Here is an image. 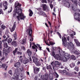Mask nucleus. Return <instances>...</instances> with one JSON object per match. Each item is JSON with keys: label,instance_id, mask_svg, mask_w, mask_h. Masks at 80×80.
<instances>
[{"label": "nucleus", "instance_id": "50", "mask_svg": "<svg viewBox=\"0 0 80 80\" xmlns=\"http://www.w3.org/2000/svg\"><path fill=\"white\" fill-rule=\"evenodd\" d=\"M67 6L68 7V8H69L70 6V3H69V2H67Z\"/></svg>", "mask_w": 80, "mask_h": 80}, {"label": "nucleus", "instance_id": "31", "mask_svg": "<svg viewBox=\"0 0 80 80\" xmlns=\"http://www.w3.org/2000/svg\"><path fill=\"white\" fill-rule=\"evenodd\" d=\"M49 78L50 80H53V76L52 75V74L50 73L49 75Z\"/></svg>", "mask_w": 80, "mask_h": 80}, {"label": "nucleus", "instance_id": "10", "mask_svg": "<svg viewBox=\"0 0 80 80\" xmlns=\"http://www.w3.org/2000/svg\"><path fill=\"white\" fill-rule=\"evenodd\" d=\"M2 4L3 6H4V7L5 9H4V10H5L8 8V3H7V2L6 1H3L2 2Z\"/></svg>", "mask_w": 80, "mask_h": 80}, {"label": "nucleus", "instance_id": "7", "mask_svg": "<svg viewBox=\"0 0 80 80\" xmlns=\"http://www.w3.org/2000/svg\"><path fill=\"white\" fill-rule=\"evenodd\" d=\"M10 38V33L8 30H7L6 31V32L4 35L3 36V38H5V40H2V42H3L4 41H7L8 40V38Z\"/></svg>", "mask_w": 80, "mask_h": 80}, {"label": "nucleus", "instance_id": "3", "mask_svg": "<svg viewBox=\"0 0 80 80\" xmlns=\"http://www.w3.org/2000/svg\"><path fill=\"white\" fill-rule=\"evenodd\" d=\"M51 65L53 67V68L54 71V72H53V74L56 77V78H58L59 77V75L57 74V72L55 71V70H56V68H58L60 66V63L58 61H55V64H54V62H53L51 63Z\"/></svg>", "mask_w": 80, "mask_h": 80}, {"label": "nucleus", "instance_id": "53", "mask_svg": "<svg viewBox=\"0 0 80 80\" xmlns=\"http://www.w3.org/2000/svg\"><path fill=\"white\" fill-rule=\"evenodd\" d=\"M76 44L78 47H80V43L79 42L76 43Z\"/></svg>", "mask_w": 80, "mask_h": 80}, {"label": "nucleus", "instance_id": "24", "mask_svg": "<svg viewBox=\"0 0 80 80\" xmlns=\"http://www.w3.org/2000/svg\"><path fill=\"white\" fill-rule=\"evenodd\" d=\"M75 66V64L74 63H72L70 64V67L71 68H73Z\"/></svg>", "mask_w": 80, "mask_h": 80}, {"label": "nucleus", "instance_id": "57", "mask_svg": "<svg viewBox=\"0 0 80 80\" xmlns=\"http://www.w3.org/2000/svg\"><path fill=\"white\" fill-rule=\"evenodd\" d=\"M21 48L22 50H25V47L24 46H22L21 47Z\"/></svg>", "mask_w": 80, "mask_h": 80}, {"label": "nucleus", "instance_id": "11", "mask_svg": "<svg viewBox=\"0 0 80 80\" xmlns=\"http://www.w3.org/2000/svg\"><path fill=\"white\" fill-rule=\"evenodd\" d=\"M43 76L42 75L40 77V78H42V80H48V75L47 73H46L45 74L43 75Z\"/></svg>", "mask_w": 80, "mask_h": 80}, {"label": "nucleus", "instance_id": "64", "mask_svg": "<svg viewBox=\"0 0 80 80\" xmlns=\"http://www.w3.org/2000/svg\"><path fill=\"white\" fill-rule=\"evenodd\" d=\"M52 50H55V49H56V48H55V47H52Z\"/></svg>", "mask_w": 80, "mask_h": 80}, {"label": "nucleus", "instance_id": "35", "mask_svg": "<svg viewBox=\"0 0 80 80\" xmlns=\"http://www.w3.org/2000/svg\"><path fill=\"white\" fill-rule=\"evenodd\" d=\"M12 42V39L11 38H9L8 41V43H11V42Z\"/></svg>", "mask_w": 80, "mask_h": 80}, {"label": "nucleus", "instance_id": "36", "mask_svg": "<svg viewBox=\"0 0 80 80\" xmlns=\"http://www.w3.org/2000/svg\"><path fill=\"white\" fill-rule=\"evenodd\" d=\"M37 66H40L41 65V63L39 62H37L35 64Z\"/></svg>", "mask_w": 80, "mask_h": 80}, {"label": "nucleus", "instance_id": "33", "mask_svg": "<svg viewBox=\"0 0 80 80\" xmlns=\"http://www.w3.org/2000/svg\"><path fill=\"white\" fill-rule=\"evenodd\" d=\"M71 58L73 60H76V58H75V56L74 55H72L71 56Z\"/></svg>", "mask_w": 80, "mask_h": 80}, {"label": "nucleus", "instance_id": "13", "mask_svg": "<svg viewBox=\"0 0 80 80\" xmlns=\"http://www.w3.org/2000/svg\"><path fill=\"white\" fill-rule=\"evenodd\" d=\"M10 51L9 50H8L6 51V49L4 48L3 50V55H5L6 57H7L8 56V53H9Z\"/></svg>", "mask_w": 80, "mask_h": 80}, {"label": "nucleus", "instance_id": "45", "mask_svg": "<svg viewBox=\"0 0 80 80\" xmlns=\"http://www.w3.org/2000/svg\"><path fill=\"white\" fill-rule=\"evenodd\" d=\"M17 54L19 55H22V52H20L19 51H18L17 52Z\"/></svg>", "mask_w": 80, "mask_h": 80}, {"label": "nucleus", "instance_id": "42", "mask_svg": "<svg viewBox=\"0 0 80 80\" xmlns=\"http://www.w3.org/2000/svg\"><path fill=\"white\" fill-rule=\"evenodd\" d=\"M57 34L59 35V38H61V39H62V36L60 34V33H59V32H57Z\"/></svg>", "mask_w": 80, "mask_h": 80}, {"label": "nucleus", "instance_id": "59", "mask_svg": "<svg viewBox=\"0 0 80 80\" xmlns=\"http://www.w3.org/2000/svg\"><path fill=\"white\" fill-rule=\"evenodd\" d=\"M67 72V71L66 70H63L62 71V73H66Z\"/></svg>", "mask_w": 80, "mask_h": 80}, {"label": "nucleus", "instance_id": "61", "mask_svg": "<svg viewBox=\"0 0 80 80\" xmlns=\"http://www.w3.org/2000/svg\"><path fill=\"white\" fill-rule=\"evenodd\" d=\"M42 70H46V67H43Z\"/></svg>", "mask_w": 80, "mask_h": 80}, {"label": "nucleus", "instance_id": "12", "mask_svg": "<svg viewBox=\"0 0 80 80\" xmlns=\"http://www.w3.org/2000/svg\"><path fill=\"white\" fill-rule=\"evenodd\" d=\"M33 68L34 73H35V74H38V72L40 71V68H37L35 66H33Z\"/></svg>", "mask_w": 80, "mask_h": 80}, {"label": "nucleus", "instance_id": "32", "mask_svg": "<svg viewBox=\"0 0 80 80\" xmlns=\"http://www.w3.org/2000/svg\"><path fill=\"white\" fill-rule=\"evenodd\" d=\"M18 50V49L17 48H16L15 50L13 51V54L14 55H15V53L17 52Z\"/></svg>", "mask_w": 80, "mask_h": 80}, {"label": "nucleus", "instance_id": "41", "mask_svg": "<svg viewBox=\"0 0 80 80\" xmlns=\"http://www.w3.org/2000/svg\"><path fill=\"white\" fill-rule=\"evenodd\" d=\"M5 27H6L4 25V24H2L1 26V28H2V29H3V30H4V29H5Z\"/></svg>", "mask_w": 80, "mask_h": 80}, {"label": "nucleus", "instance_id": "37", "mask_svg": "<svg viewBox=\"0 0 80 80\" xmlns=\"http://www.w3.org/2000/svg\"><path fill=\"white\" fill-rule=\"evenodd\" d=\"M66 75H70V76H72L73 74L70 72H67L66 73Z\"/></svg>", "mask_w": 80, "mask_h": 80}, {"label": "nucleus", "instance_id": "19", "mask_svg": "<svg viewBox=\"0 0 80 80\" xmlns=\"http://www.w3.org/2000/svg\"><path fill=\"white\" fill-rule=\"evenodd\" d=\"M20 66V62H18L14 64V67L16 68H19Z\"/></svg>", "mask_w": 80, "mask_h": 80}, {"label": "nucleus", "instance_id": "21", "mask_svg": "<svg viewBox=\"0 0 80 80\" xmlns=\"http://www.w3.org/2000/svg\"><path fill=\"white\" fill-rule=\"evenodd\" d=\"M32 58H34L33 59V62H34V63H36L37 62V61H38V60L37 59V58H35V56H32Z\"/></svg>", "mask_w": 80, "mask_h": 80}, {"label": "nucleus", "instance_id": "9", "mask_svg": "<svg viewBox=\"0 0 80 80\" xmlns=\"http://www.w3.org/2000/svg\"><path fill=\"white\" fill-rule=\"evenodd\" d=\"M51 55L52 56H53V57H54L56 59H57V60H58V58H59L60 57V56L58 54H56V55H55V52H54L53 51H52V53H51Z\"/></svg>", "mask_w": 80, "mask_h": 80}, {"label": "nucleus", "instance_id": "20", "mask_svg": "<svg viewBox=\"0 0 80 80\" xmlns=\"http://www.w3.org/2000/svg\"><path fill=\"white\" fill-rule=\"evenodd\" d=\"M32 48L33 49H34V50H36V52H37V48H38V47L37 45H34V46H32Z\"/></svg>", "mask_w": 80, "mask_h": 80}, {"label": "nucleus", "instance_id": "6", "mask_svg": "<svg viewBox=\"0 0 80 80\" xmlns=\"http://www.w3.org/2000/svg\"><path fill=\"white\" fill-rule=\"evenodd\" d=\"M26 32L28 35H29V37L30 38V39H29L30 41H31V42L33 41V38L32 36V28L31 27H30L29 28L27 29Z\"/></svg>", "mask_w": 80, "mask_h": 80}, {"label": "nucleus", "instance_id": "17", "mask_svg": "<svg viewBox=\"0 0 80 80\" xmlns=\"http://www.w3.org/2000/svg\"><path fill=\"white\" fill-rule=\"evenodd\" d=\"M46 68L47 70H49V72H52L53 71V69L52 68V66H51V65H50L47 66Z\"/></svg>", "mask_w": 80, "mask_h": 80}, {"label": "nucleus", "instance_id": "47", "mask_svg": "<svg viewBox=\"0 0 80 80\" xmlns=\"http://www.w3.org/2000/svg\"><path fill=\"white\" fill-rule=\"evenodd\" d=\"M9 73L11 75H13V74H12V71L11 70H10L9 71Z\"/></svg>", "mask_w": 80, "mask_h": 80}, {"label": "nucleus", "instance_id": "14", "mask_svg": "<svg viewBox=\"0 0 80 80\" xmlns=\"http://www.w3.org/2000/svg\"><path fill=\"white\" fill-rule=\"evenodd\" d=\"M16 25L17 23H16V22H14L12 27L11 28H10V29L11 32H13L15 30V28H16Z\"/></svg>", "mask_w": 80, "mask_h": 80}, {"label": "nucleus", "instance_id": "22", "mask_svg": "<svg viewBox=\"0 0 80 80\" xmlns=\"http://www.w3.org/2000/svg\"><path fill=\"white\" fill-rule=\"evenodd\" d=\"M27 52L28 53V56H29V57H30V56H31L32 53V52L30 51V50L28 49L27 51Z\"/></svg>", "mask_w": 80, "mask_h": 80}, {"label": "nucleus", "instance_id": "49", "mask_svg": "<svg viewBox=\"0 0 80 80\" xmlns=\"http://www.w3.org/2000/svg\"><path fill=\"white\" fill-rule=\"evenodd\" d=\"M72 9L73 10H74V11L75 12V11H76V8H75L73 7V5L72 6Z\"/></svg>", "mask_w": 80, "mask_h": 80}, {"label": "nucleus", "instance_id": "2", "mask_svg": "<svg viewBox=\"0 0 80 80\" xmlns=\"http://www.w3.org/2000/svg\"><path fill=\"white\" fill-rule=\"evenodd\" d=\"M62 45L64 47H66L67 46V48L68 49L70 50L72 54H75L76 55H78V57H80V53L78 52L77 49L74 47L73 44L72 42H68V44L67 42V39L64 36H62Z\"/></svg>", "mask_w": 80, "mask_h": 80}, {"label": "nucleus", "instance_id": "1", "mask_svg": "<svg viewBox=\"0 0 80 80\" xmlns=\"http://www.w3.org/2000/svg\"><path fill=\"white\" fill-rule=\"evenodd\" d=\"M21 4H20L18 1L16 2L14 4V7L16 8V12H14L13 14V17H17L18 21H20V20H24V19L26 17L24 16L23 13H22V9H21L20 7H21Z\"/></svg>", "mask_w": 80, "mask_h": 80}, {"label": "nucleus", "instance_id": "27", "mask_svg": "<svg viewBox=\"0 0 80 80\" xmlns=\"http://www.w3.org/2000/svg\"><path fill=\"white\" fill-rule=\"evenodd\" d=\"M12 43V45H13V46H15V47H16V46L17 45V43L16 41H13Z\"/></svg>", "mask_w": 80, "mask_h": 80}, {"label": "nucleus", "instance_id": "25", "mask_svg": "<svg viewBox=\"0 0 80 80\" xmlns=\"http://www.w3.org/2000/svg\"><path fill=\"white\" fill-rule=\"evenodd\" d=\"M26 41L27 38H25V39H24L21 42V44H24V43H25Z\"/></svg>", "mask_w": 80, "mask_h": 80}, {"label": "nucleus", "instance_id": "29", "mask_svg": "<svg viewBox=\"0 0 80 80\" xmlns=\"http://www.w3.org/2000/svg\"><path fill=\"white\" fill-rule=\"evenodd\" d=\"M4 47L5 48H7L8 47V44L7 42H5L4 43Z\"/></svg>", "mask_w": 80, "mask_h": 80}, {"label": "nucleus", "instance_id": "62", "mask_svg": "<svg viewBox=\"0 0 80 80\" xmlns=\"http://www.w3.org/2000/svg\"><path fill=\"white\" fill-rule=\"evenodd\" d=\"M2 12H3V11H2V10L1 9H0V14H2Z\"/></svg>", "mask_w": 80, "mask_h": 80}, {"label": "nucleus", "instance_id": "46", "mask_svg": "<svg viewBox=\"0 0 80 80\" xmlns=\"http://www.w3.org/2000/svg\"><path fill=\"white\" fill-rule=\"evenodd\" d=\"M74 41L76 43H78V39H74Z\"/></svg>", "mask_w": 80, "mask_h": 80}, {"label": "nucleus", "instance_id": "43", "mask_svg": "<svg viewBox=\"0 0 80 80\" xmlns=\"http://www.w3.org/2000/svg\"><path fill=\"white\" fill-rule=\"evenodd\" d=\"M40 1L42 3H47V1L46 0H40Z\"/></svg>", "mask_w": 80, "mask_h": 80}, {"label": "nucleus", "instance_id": "56", "mask_svg": "<svg viewBox=\"0 0 80 80\" xmlns=\"http://www.w3.org/2000/svg\"><path fill=\"white\" fill-rule=\"evenodd\" d=\"M1 29H0V40H1V37H2V34H1Z\"/></svg>", "mask_w": 80, "mask_h": 80}, {"label": "nucleus", "instance_id": "63", "mask_svg": "<svg viewBox=\"0 0 80 80\" xmlns=\"http://www.w3.org/2000/svg\"><path fill=\"white\" fill-rule=\"evenodd\" d=\"M2 5H3L2 4V2H1L0 3V8H2Z\"/></svg>", "mask_w": 80, "mask_h": 80}, {"label": "nucleus", "instance_id": "40", "mask_svg": "<svg viewBox=\"0 0 80 80\" xmlns=\"http://www.w3.org/2000/svg\"><path fill=\"white\" fill-rule=\"evenodd\" d=\"M75 69V70L77 71V72H78L79 71V69H78V66H76Z\"/></svg>", "mask_w": 80, "mask_h": 80}, {"label": "nucleus", "instance_id": "18", "mask_svg": "<svg viewBox=\"0 0 80 80\" xmlns=\"http://www.w3.org/2000/svg\"><path fill=\"white\" fill-rule=\"evenodd\" d=\"M49 44L46 42V41H45V43L47 45H48V46H50V45H53L54 44H55V43L53 42L52 41H49Z\"/></svg>", "mask_w": 80, "mask_h": 80}, {"label": "nucleus", "instance_id": "58", "mask_svg": "<svg viewBox=\"0 0 80 80\" xmlns=\"http://www.w3.org/2000/svg\"><path fill=\"white\" fill-rule=\"evenodd\" d=\"M20 70L21 71V72H22V71H23V70H24V69H23V67H22L21 68H20Z\"/></svg>", "mask_w": 80, "mask_h": 80}, {"label": "nucleus", "instance_id": "26", "mask_svg": "<svg viewBox=\"0 0 80 80\" xmlns=\"http://www.w3.org/2000/svg\"><path fill=\"white\" fill-rule=\"evenodd\" d=\"M29 15L30 17H32L33 15V12L32 10L29 9Z\"/></svg>", "mask_w": 80, "mask_h": 80}, {"label": "nucleus", "instance_id": "4", "mask_svg": "<svg viewBox=\"0 0 80 80\" xmlns=\"http://www.w3.org/2000/svg\"><path fill=\"white\" fill-rule=\"evenodd\" d=\"M19 73V70L18 69H16L15 70V73L14 74V78H13L12 80H22V79L23 78V76L22 73H20L18 75Z\"/></svg>", "mask_w": 80, "mask_h": 80}, {"label": "nucleus", "instance_id": "38", "mask_svg": "<svg viewBox=\"0 0 80 80\" xmlns=\"http://www.w3.org/2000/svg\"><path fill=\"white\" fill-rule=\"evenodd\" d=\"M6 66V64H2V66L1 67V68H5Z\"/></svg>", "mask_w": 80, "mask_h": 80}, {"label": "nucleus", "instance_id": "23", "mask_svg": "<svg viewBox=\"0 0 80 80\" xmlns=\"http://www.w3.org/2000/svg\"><path fill=\"white\" fill-rule=\"evenodd\" d=\"M67 32L69 33V34H71V33H73V31L70 29H68L67 30Z\"/></svg>", "mask_w": 80, "mask_h": 80}, {"label": "nucleus", "instance_id": "8", "mask_svg": "<svg viewBox=\"0 0 80 80\" xmlns=\"http://www.w3.org/2000/svg\"><path fill=\"white\" fill-rule=\"evenodd\" d=\"M42 7L43 11L46 12H48L49 11L50 9H49L48 6H47V5L45 4H42Z\"/></svg>", "mask_w": 80, "mask_h": 80}, {"label": "nucleus", "instance_id": "48", "mask_svg": "<svg viewBox=\"0 0 80 80\" xmlns=\"http://www.w3.org/2000/svg\"><path fill=\"white\" fill-rule=\"evenodd\" d=\"M12 9H12V8H11L10 11H8V13H10L11 12H12Z\"/></svg>", "mask_w": 80, "mask_h": 80}, {"label": "nucleus", "instance_id": "16", "mask_svg": "<svg viewBox=\"0 0 80 80\" xmlns=\"http://www.w3.org/2000/svg\"><path fill=\"white\" fill-rule=\"evenodd\" d=\"M58 59L60 60H62V61H63V62H67L68 60V58H66V57H62L60 56L59 58H58Z\"/></svg>", "mask_w": 80, "mask_h": 80}, {"label": "nucleus", "instance_id": "30", "mask_svg": "<svg viewBox=\"0 0 80 80\" xmlns=\"http://www.w3.org/2000/svg\"><path fill=\"white\" fill-rule=\"evenodd\" d=\"M43 55L44 57H47L48 55V53L47 52V51H43Z\"/></svg>", "mask_w": 80, "mask_h": 80}, {"label": "nucleus", "instance_id": "60", "mask_svg": "<svg viewBox=\"0 0 80 80\" xmlns=\"http://www.w3.org/2000/svg\"><path fill=\"white\" fill-rule=\"evenodd\" d=\"M46 49L50 53V49L48 48H47Z\"/></svg>", "mask_w": 80, "mask_h": 80}, {"label": "nucleus", "instance_id": "44", "mask_svg": "<svg viewBox=\"0 0 80 80\" xmlns=\"http://www.w3.org/2000/svg\"><path fill=\"white\" fill-rule=\"evenodd\" d=\"M34 79L35 80H38V76H36L34 78Z\"/></svg>", "mask_w": 80, "mask_h": 80}, {"label": "nucleus", "instance_id": "15", "mask_svg": "<svg viewBox=\"0 0 80 80\" xmlns=\"http://www.w3.org/2000/svg\"><path fill=\"white\" fill-rule=\"evenodd\" d=\"M38 14L39 15H42V16H43V17H47V15H46V14L45 13V12H44L42 11H41L38 12Z\"/></svg>", "mask_w": 80, "mask_h": 80}, {"label": "nucleus", "instance_id": "39", "mask_svg": "<svg viewBox=\"0 0 80 80\" xmlns=\"http://www.w3.org/2000/svg\"><path fill=\"white\" fill-rule=\"evenodd\" d=\"M13 37L15 40H16L17 38V33L16 32H15V34L13 35Z\"/></svg>", "mask_w": 80, "mask_h": 80}, {"label": "nucleus", "instance_id": "5", "mask_svg": "<svg viewBox=\"0 0 80 80\" xmlns=\"http://www.w3.org/2000/svg\"><path fill=\"white\" fill-rule=\"evenodd\" d=\"M58 50L59 55H60V56H61V57H64H64L68 59L70 58V54L67 53L65 54V52H63V51L62 50V48H61L60 47H58Z\"/></svg>", "mask_w": 80, "mask_h": 80}, {"label": "nucleus", "instance_id": "55", "mask_svg": "<svg viewBox=\"0 0 80 80\" xmlns=\"http://www.w3.org/2000/svg\"><path fill=\"white\" fill-rule=\"evenodd\" d=\"M2 41H0V48H2Z\"/></svg>", "mask_w": 80, "mask_h": 80}, {"label": "nucleus", "instance_id": "51", "mask_svg": "<svg viewBox=\"0 0 80 80\" xmlns=\"http://www.w3.org/2000/svg\"><path fill=\"white\" fill-rule=\"evenodd\" d=\"M5 57H3L2 58H1V59H0V60L1 61H3V60H4L5 59Z\"/></svg>", "mask_w": 80, "mask_h": 80}, {"label": "nucleus", "instance_id": "28", "mask_svg": "<svg viewBox=\"0 0 80 80\" xmlns=\"http://www.w3.org/2000/svg\"><path fill=\"white\" fill-rule=\"evenodd\" d=\"M28 62V60L27 59H25L23 62L24 64H27Z\"/></svg>", "mask_w": 80, "mask_h": 80}, {"label": "nucleus", "instance_id": "54", "mask_svg": "<svg viewBox=\"0 0 80 80\" xmlns=\"http://www.w3.org/2000/svg\"><path fill=\"white\" fill-rule=\"evenodd\" d=\"M70 36L72 38H73V34H71L70 35Z\"/></svg>", "mask_w": 80, "mask_h": 80}, {"label": "nucleus", "instance_id": "34", "mask_svg": "<svg viewBox=\"0 0 80 80\" xmlns=\"http://www.w3.org/2000/svg\"><path fill=\"white\" fill-rule=\"evenodd\" d=\"M71 1L73 2V3H74V4H75L76 5L77 4V0H71Z\"/></svg>", "mask_w": 80, "mask_h": 80}, {"label": "nucleus", "instance_id": "52", "mask_svg": "<svg viewBox=\"0 0 80 80\" xmlns=\"http://www.w3.org/2000/svg\"><path fill=\"white\" fill-rule=\"evenodd\" d=\"M49 5L51 8V9H52V8H53V5L52 4H50Z\"/></svg>", "mask_w": 80, "mask_h": 80}]
</instances>
